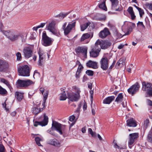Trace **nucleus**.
Wrapping results in <instances>:
<instances>
[{"label": "nucleus", "instance_id": "obj_1", "mask_svg": "<svg viewBox=\"0 0 152 152\" xmlns=\"http://www.w3.org/2000/svg\"><path fill=\"white\" fill-rule=\"evenodd\" d=\"M2 33L10 40L14 41L18 40L20 37H21V34L13 30L4 31L1 30Z\"/></svg>", "mask_w": 152, "mask_h": 152}, {"label": "nucleus", "instance_id": "obj_2", "mask_svg": "<svg viewBox=\"0 0 152 152\" xmlns=\"http://www.w3.org/2000/svg\"><path fill=\"white\" fill-rule=\"evenodd\" d=\"M19 75L23 76H28L30 75L29 67L27 65L20 66L18 68Z\"/></svg>", "mask_w": 152, "mask_h": 152}, {"label": "nucleus", "instance_id": "obj_3", "mask_svg": "<svg viewBox=\"0 0 152 152\" xmlns=\"http://www.w3.org/2000/svg\"><path fill=\"white\" fill-rule=\"evenodd\" d=\"M139 137V134L138 133H133L129 134L128 145L130 148H131L134 145V142L137 140Z\"/></svg>", "mask_w": 152, "mask_h": 152}, {"label": "nucleus", "instance_id": "obj_4", "mask_svg": "<svg viewBox=\"0 0 152 152\" xmlns=\"http://www.w3.org/2000/svg\"><path fill=\"white\" fill-rule=\"evenodd\" d=\"M109 60L106 56L103 57L100 61L101 68L103 70H107L109 67Z\"/></svg>", "mask_w": 152, "mask_h": 152}, {"label": "nucleus", "instance_id": "obj_5", "mask_svg": "<svg viewBox=\"0 0 152 152\" xmlns=\"http://www.w3.org/2000/svg\"><path fill=\"white\" fill-rule=\"evenodd\" d=\"M76 22H74L71 24H68L66 27L67 23L65 22L62 26V28L64 31V32L65 35H67L71 31L72 29L74 28L75 26Z\"/></svg>", "mask_w": 152, "mask_h": 152}, {"label": "nucleus", "instance_id": "obj_6", "mask_svg": "<svg viewBox=\"0 0 152 152\" xmlns=\"http://www.w3.org/2000/svg\"><path fill=\"white\" fill-rule=\"evenodd\" d=\"M42 44L45 46H50L52 44L53 40L48 37L45 32H43L42 35Z\"/></svg>", "mask_w": 152, "mask_h": 152}, {"label": "nucleus", "instance_id": "obj_7", "mask_svg": "<svg viewBox=\"0 0 152 152\" xmlns=\"http://www.w3.org/2000/svg\"><path fill=\"white\" fill-rule=\"evenodd\" d=\"M33 47L31 46L24 48L23 50L24 57L26 58H28L32 56L33 54Z\"/></svg>", "mask_w": 152, "mask_h": 152}, {"label": "nucleus", "instance_id": "obj_8", "mask_svg": "<svg viewBox=\"0 0 152 152\" xmlns=\"http://www.w3.org/2000/svg\"><path fill=\"white\" fill-rule=\"evenodd\" d=\"M96 44L99 47L102 49H106L109 47L111 45L112 43L108 40L100 41L98 39L96 42Z\"/></svg>", "mask_w": 152, "mask_h": 152}, {"label": "nucleus", "instance_id": "obj_9", "mask_svg": "<svg viewBox=\"0 0 152 152\" xmlns=\"http://www.w3.org/2000/svg\"><path fill=\"white\" fill-rule=\"evenodd\" d=\"M63 125L57 122L53 121L52 124V126L51 129L52 130H56L58 132L61 134H62V131L63 130Z\"/></svg>", "mask_w": 152, "mask_h": 152}, {"label": "nucleus", "instance_id": "obj_10", "mask_svg": "<svg viewBox=\"0 0 152 152\" xmlns=\"http://www.w3.org/2000/svg\"><path fill=\"white\" fill-rule=\"evenodd\" d=\"M100 51V48L95 43V46L90 52V56L93 58L97 57L99 56Z\"/></svg>", "mask_w": 152, "mask_h": 152}, {"label": "nucleus", "instance_id": "obj_11", "mask_svg": "<svg viewBox=\"0 0 152 152\" xmlns=\"http://www.w3.org/2000/svg\"><path fill=\"white\" fill-rule=\"evenodd\" d=\"M111 3V10L112 11H120L123 9L122 7L118 5V0H110Z\"/></svg>", "mask_w": 152, "mask_h": 152}, {"label": "nucleus", "instance_id": "obj_12", "mask_svg": "<svg viewBox=\"0 0 152 152\" xmlns=\"http://www.w3.org/2000/svg\"><path fill=\"white\" fill-rule=\"evenodd\" d=\"M67 98L72 102L77 101L80 98V94L73 92L67 93Z\"/></svg>", "mask_w": 152, "mask_h": 152}, {"label": "nucleus", "instance_id": "obj_13", "mask_svg": "<svg viewBox=\"0 0 152 152\" xmlns=\"http://www.w3.org/2000/svg\"><path fill=\"white\" fill-rule=\"evenodd\" d=\"M140 88L138 83L136 82L128 89V91L129 94L133 95L138 91Z\"/></svg>", "mask_w": 152, "mask_h": 152}, {"label": "nucleus", "instance_id": "obj_14", "mask_svg": "<svg viewBox=\"0 0 152 152\" xmlns=\"http://www.w3.org/2000/svg\"><path fill=\"white\" fill-rule=\"evenodd\" d=\"M48 118L46 115L45 114H44V119L42 121H35L34 123V126H37L38 125H39L42 126H44L46 125L48 122Z\"/></svg>", "mask_w": 152, "mask_h": 152}, {"label": "nucleus", "instance_id": "obj_15", "mask_svg": "<svg viewBox=\"0 0 152 152\" xmlns=\"http://www.w3.org/2000/svg\"><path fill=\"white\" fill-rule=\"evenodd\" d=\"M9 66V64L6 61L4 60L0 59V71H3L8 68Z\"/></svg>", "mask_w": 152, "mask_h": 152}, {"label": "nucleus", "instance_id": "obj_16", "mask_svg": "<svg viewBox=\"0 0 152 152\" xmlns=\"http://www.w3.org/2000/svg\"><path fill=\"white\" fill-rule=\"evenodd\" d=\"M127 126L133 127L137 126V122L133 118H131L126 121Z\"/></svg>", "mask_w": 152, "mask_h": 152}, {"label": "nucleus", "instance_id": "obj_17", "mask_svg": "<svg viewBox=\"0 0 152 152\" xmlns=\"http://www.w3.org/2000/svg\"><path fill=\"white\" fill-rule=\"evenodd\" d=\"M47 29L54 34L56 35L57 33L56 30L55 28V24L54 22H51L50 23L47 27Z\"/></svg>", "mask_w": 152, "mask_h": 152}, {"label": "nucleus", "instance_id": "obj_18", "mask_svg": "<svg viewBox=\"0 0 152 152\" xmlns=\"http://www.w3.org/2000/svg\"><path fill=\"white\" fill-rule=\"evenodd\" d=\"M110 34V32L108 29L107 28H105L103 30L100 32L99 33V36L100 38L103 39L105 38Z\"/></svg>", "mask_w": 152, "mask_h": 152}, {"label": "nucleus", "instance_id": "obj_19", "mask_svg": "<svg viewBox=\"0 0 152 152\" xmlns=\"http://www.w3.org/2000/svg\"><path fill=\"white\" fill-rule=\"evenodd\" d=\"M87 51V47H78L76 49V52L77 53H83L85 56L86 57Z\"/></svg>", "mask_w": 152, "mask_h": 152}, {"label": "nucleus", "instance_id": "obj_20", "mask_svg": "<svg viewBox=\"0 0 152 152\" xmlns=\"http://www.w3.org/2000/svg\"><path fill=\"white\" fill-rule=\"evenodd\" d=\"M86 65L89 67L92 68L93 69H96L98 68L97 63L96 61H89L86 63Z\"/></svg>", "mask_w": 152, "mask_h": 152}, {"label": "nucleus", "instance_id": "obj_21", "mask_svg": "<svg viewBox=\"0 0 152 152\" xmlns=\"http://www.w3.org/2000/svg\"><path fill=\"white\" fill-rule=\"evenodd\" d=\"M142 90L143 91H148L150 89L152 88V85L150 83H147L145 82H143L142 83Z\"/></svg>", "mask_w": 152, "mask_h": 152}, {"label": "nucleus", "instance_id": "obj_22", "mask_svg": "<svg viewBox=\"0 0 152 152\" xmlns=\"http://www.w3.org/2000/svg\"><path fill=\"white\" fill-rule=\"evenodd\" d=\"M39 58L38 61V65L39 66H41L42 65V63L45 60V58L46 57V55L44 53H39Z\"/></svg>", "mask_w": 152, "mask_h": 152}, {"label": "nucleus", "instance_id": "obj_23", "mask_svg": "<svg viewBox=\"0 0 152 152\" xmlns=\"http://www.w3.org/2000/svg\"><path fill=\"white\" fill-rule=\"evenodd\" d=\"M93 33L92 32L84 34L80 39V41L82 42L88 38L91 35V37L93 36Z\"/></svg>", "mask_w": 152, "mask_h": 152}, {"label": "nucleus", "instance_id": "obj_24", "mask_svg": "<svg viewBox=\"0 0 152 152\" xmlns=\"http://www.w3.org/2000/svg\"><path fill=\"white\" fill-rule=\"evenodd\" d=\"M23 93L16 91L15 93V97L19 101H21L23 97Z\"/></svg>", "mask_w": 152, "mask_h": 152}, {"label": "nucleus", "instance_id": "obj_25", "mask_svg": "<svg viewBox=\"0 0 152 152\" xmlns=\"http://www.w3.org/2000/svg\"><path fill=\"white\" fill-rule=\"evenodd\" d=\"M115 98V97L114 96H109L104 100L103 103L105 104H109L114 100Z\"/></svg>", "mask_w": 152, "mask_h": 152}, {"label": "nucleus", "instance_id": "obj_26", "mask_svg": "<svg viewBox=\"0 0 152 152\" xmlns=\"http://www.w3.org/2000/svg\"><path fill=\"white\" fill-rule=\"evenodd\" d=\"M127 11L131 15L132 19V20H134L136 18V16L135 15L134 12L133 10V8L131 7H129Z\"/></svg>", "mask_w": 152, "mask_h": 152}, {"label": "nucleus", "instance_id": "obj_27", "mask_svg": "<svg viewBox=\"0 0 152 152\" xmlns=\"http://www.w3.org/2000/svg\"><path fill=\"white\" fill-rule=\"evenodd\" d=\"M48 143L55 146H58L60 144L58 140L55 139L50 140L48 141Z\"/></svg>", "mask_w": 152, "mask_h": 152}, {"label": "nucleus", "instance_id": "obj_28", "mask_svg": "<svg viewBox=\"0 0 152 152\" xmlns=\"http://www.w3.org/2000/svg\"><path fill=\"white\" fill-rule=\"evenodd\" d=\"M106 0H103L102 2H101L99 5V7L101 9L104 10L105 11H107V9L106 5Z\"/></svg>", "mask_w": 152, "mask_h": 152}, {"label": "nucleus", "instance_id": "obj_29", "mask_svg": "<svg viewBox=\"0 0 152 152\" xmlns=\"http://www.w3.org/2000/svg\"><path fill=\"white\" fill-rule=\"evenodd\" d=\"M17 87L18 88L25 87L24 80H18L17 82Z\"/></svg>", "mask_w": 152, "mask_h": 152}, {"label": "nucleus", "instance_id": "obj_30", "mask_svg": "<svg viewBox=\"0 0 152 152\" xmlns=\"http://www.w3.org/2000/svg\"><path fill=\"white\" fill-rule=\"evenodd\" d=\"M90 24L91 23L88 22L86 23L81 25L80 28L81 31H83L85 30Z\"/></svg>", "mask_w": 152, "mask_h": 152}, {"label": "nucleus", "instance_id": "obj_31", "mask_svg": "<svg viewBox=\"0 0 152 152\" xmlns=\"http://www.w3.org/2000/svg\"><path fill=\"white\" fill-rule=\"evenodd\" d=\"M60 100H65L66 98H67L64 91H63V92L60 94Z\"/></svg>", "mask_w": 152, "mask_h": 152}, {"label": "nucleus", "instance_id": "obj_32", "mask_svg": "<svg viewBox=\"0 0 152 152\" xmlns=\"http://www.w3.org/2000/svg\"><path fill=\"white\" fill-rule=\"evenodd\" d=\"M0 81L1 82H2L5 84L10 89H11V88H12L11 86L9 83V82L7 80H6L5 79L2 78H1L0 79Z\"/></svg>", "mask_w": 152, "mask_h": 152}, {"label": "nucleus", "instance_id": "obj_33", "mask_svg": "<svg viewBox=\"0 0 152 152\" xmlns=\"http://www.w3.org/2000/svg\"><path fill=\"white\" fill-rule=\"evenodd\" d=\"M123 98V96L122 93L119 94L115 100V102H121Z\"/></svg>", "mask_w": 152, "mask_h": 152}, {"label": "nucleus", "instance_id": "obj_34", "mask_svg": "<svg viewBox=\"0 0 152 152\" xmlns=\"http://www.w3.org/2000/svg\"><path fill=\"white\" fill-rule=\"evenodd\" d=\"M41 110V109L40 108H38L36 107H34L32 109L33 113L35 115H37L42 111Z\"/></svg>", "mask_w": 152, "mask_h": 152}, {"label": "nucleus", "instance_id": "obj_35", "mask_svg": "<svg viewBox=\"0 0 152 152\" xmlns=\"http://www.w3.org/2000/svg\"><path fill=\"white\" fill-rule=\"evenodd\" d=\"M25 87L28 86L33 83L32 81L30 80H24Z\"/></svg>", "mask_w": 152, "mask_h": 152}, {"label": "nucleus", "instance_id": "obj_36", "mask_svg": "<svg viewBox=\"0 0 152 152\" xmlns=\"http://www.w3.org/2000/svg\"><path fill=\"white\" fill-rule=\"evenodd\" d=\"M35 141L37 144L39 146H41L42 145L40 143V141H42V140L39 137H37L35 138Z\"/></svg>", "mask_w": 152, "mask_h": 152}, {"label": "nucleus", "instance_id": "obj_37", "mask_svg": "<svg viewBox=\"0 0 152 152\" xmlns=\"http://www.w3.org/2000/svg\"><path fill=\"white\" fill-rule=\"evenodd\" d=\"M72 90L76 92L75 94H80V89L76 86H74L72 87Z\"/></svg>", "mask_w": 152, "mask_h": 152}, {"label": "nucleus", "instance_id": "obj_38", "mask_svg": "<svg viewBox=\"0 0 152 152\" xmlns=\"http://www.w3.org/2000/svg\"><path fill=\"white\" fill-rule=\"evenodd\" d=\"M7 93L6 90L3 88L1 86H0V94L4 95L6 94Z\"/></svg>", "mask_w": 152, "mask_h": 152}, {"label": "nucleus", "instance_id": "obj_39", "mask_svg": "<svg viewBox=\"0 0 152 152\" xmlns=\"http://www.w3.org/2000/svg\"><path fill=\"white\" fill-rule=\"evenodd\" d=\"M139 12V14L140 15V16L141 18H142L143 15L144 14V12L143 9H141L140 8H139L138 10Z\"/></svg>", "mask_w": 152, "mask_h": 152}, {"label": "nucleus", "instance_id": "obj_40", "mask_svg": "<svg viewBox=\"0 0 152 152\" xmlns=\"http://www.w3.org/2000/svg\"><path fill=\"white\" fill-rule=\"evenodd\" d=\"M86 73L89 76H92L94 75V72L92 70H88L86 71Z\"/></svg>", "mask_w": 152, "mask_h": 152}, {"label": "nucleus", "instance_id": "obj_41", "mask_svg": "<svg viewBox=\"0 0 152 152\" xmlns=\"http://www.w3.org/2000/svg\"><path fill=\"white\" fill-rule=\"evenodd\" d=\"M149 120L148 119H146L144 121L143 126H144L146 128H147L148 127L149 123Z\"/></svg>", "mask_w": 152, "mask_h": 152}, {"label": "nucleus", "instance_id": "obj_42", "mask_svg": "<svg viewBox=\"0 0 152 152\" xmlns=\"http://www.w3.org/2000/svg\"><path fill=\"white\" fill-rule=\"evenodd\" d=\"M125 58H122L120 59L119 60V62H120V64H121L122 65H124L125 62Z\"/></svg>", "mask_w": 152, "mask_h": 152}, {"label": "nucleus", "instance_id": "obj_43", "mask_svg": "<svg viewBox=\"0 0 152 152\" xmlns=\"http://www.w3.org/2000/svg\"><path fill=\"white\" fill-rule=\"evenodd\" d=\"M18 61H20L22 59L21 54L20 52H18L16 54Z\"/></svg>", "mask_w": 152, "mask_h": 152}, {"label": "nucleus", "instance_id": "obj_44", "mask_svg": "<svg viewBox=\"0 0 152 152\" xmlns=\"http://www.w3.org/2000/svg\"><path fill=\"white\" fill-rule=\"evenodd\" d=\"M48 91H46L43 95V100H46L48 98Z\"/></svg>", "mask_w": 152, "mask_h": 152}, {"label": "nucleus", "instance_id": "obj_45", "mask_svg": "<svg viewBox=\"0 0 152 152\" xmlns=\"http://www.w3.org/2000/svg\"><path fill=\"white\" fill-rule=\"evenodd\" d=\"M81 72L78 71H77L75 75V77L76 79H78L80 78Z\"/></svg>", "mask_w": 152, "mask_h": 152}, {"label": "nucleus", "instance_id": "obj_46", "mask_svg": "<svg viewBox=\"0 0 152 152\" xmlns=\"http://www.w3.org/2000/svg\"><path fill=\"white\" fill-rule=\"evenodd\" d=\"M5 149L4 145L0 144V152H5Z\"/></svg>", "mask_w": 152, "mask_h": 152}, {"label": "nucleus", "instance_id": "obj_47", "mask_svg": "<svg viewBox=\"0 0 152 152\" xmlns=\"http://www.w3.org/2000/svg\"><path fill=\"white\" fill-rule=\"evenodd\" d=\"M39 73L37 71H34V75H33V77L34 78H35V77H39Z\"/></svg>", "mask_w": 152, "mask_h": 152}, {"label": "nucleus", "instance_id": "obj_48", "mask_svg": "<svg viewBox=\"0 0 152 152\" xmlns=\"http://www.w3.org/2000/svg\"><path fill=\"white\" fill-rule=\"evenodd\" d=\"M75 118V116L74 115L70 116L69 117V120L70 121H73Z\"/></svg>", "mask_w": 152, "mask_h": 152}, {"label": "nucleus", "instance_id": "obj_49", "mask_svg": "<svg viewBox=\"0 0 152 152\" xmlns=\"http://www.w3.org/2000/svg\"><path fill=\"white\" fill-rule=\"evenodd\" d=\"M83 66L81 64L80 65H79V66L77 71L81 72L83 69Z\"/></svg>", "mask_w": 152, "mask_h": 152}, {"label": "nucleus", "instance_id": "obj_50", "mask_svg": "<svg viewBox=\"0 0 152 152\" xmlns=\"http://www.w3.org/2000/svg\"><path fill=\"white\" fill-rule=\"evenodd\" d=\"M67 15V13L63 14V13H60L58 16L59 17H61L64 18Z\"/></svg>", "mask_w": 152, "mask_h": 152}, {"label": "nucleus", "instance_id": "obj_51", "mask_svg": "<svg viewBox=\"0 0 152 152\" xmlns=\"http://www.w3.org/2000/svg\"><path fill=\"white\" fill-rule=\"evenodd\" d=\"M146 5L149 8V9L152 10V3L149 4L147 3L146 4Z\"/></svg>", "mask_w": 152, "mask_h": 152}, {"label": "nucleus", "instance_id": "obj_52", "mask_svg": "<svg viewBox=\"0 0 152 152\" xmlns=\"http://www.w3.org/2000/svg\"><path fill=\"white\" fill-rule=\"evenodd\" d=\"M139 25H140L142 26L143 28H145V26L144 25V24H143L142 22L139 21L138 22V23H137V25L138 26Z\"/></svg>", "mask_w": 152, "mask_h": 152}, {"label": "nucleus", "instance_id": "obj_53", "mask_svg": "<svg viewBox=\"0 0 152 152\" xmlns=\"http://www.w3.org/2000/svg\"><path fill=\"white\" fill-rule=\"evenodd\" d=\"M90 93L91 94V101L92 102L93 101V94H94V91L93 90H91L90 91Z\"/></svg>", "mask_w": 152, "mask_h": 152}, {"label": "nucleus", "instance_id": "obj_54", "mask_svg": "<svg viewBox=\"0 0 152 152\" xmlns=\"http://www.w3.org/2000/svg\"><path fill=\"white\" fill-rule=\"evenodd\" d=\"M147 102L148 105L152 106V101L149 99H147Z\"/></svg>", "mask_w": 152, "mask_h": 152}, {"label": "nucleus", "instance_id": "obj_55", "mask_svg": "<svg viewBox=\"0 0 152 152\" xmlns=\"http://www.w3.org/2000/svg\"><path fill=\"white\" fill-rule=\"evenodd\" d=\"M88 131L90 133V134L92 136H94V134L93 132L92 131V129L90 128L88 129Z\"/></svg>", "mask_w": 152, "mask_h": 152}, {"label": "nucleus", "instance_id": "obj_56", "mask_svg": "<svg viewBox=\"0 0 152 152\" xmlns=\"http://www.w3.org/2000/svg\"><path fill=\"white\" fill-rule=\"evenodd\" d=\"M48 132L50 134L56 136V134L53 131L51 130H48Z\"/></svg>", "mask_w": 152, "mask_h": 152}, {"label": "nucleus", "instance_id": "obj_57", "mask_svg": "<svg viewBox=\"0 0 152 152\" xmlns=\"http://www.w3.org/2000/svg\"><path fill=\"white\" fill-rule=\"evenodd\" d=\"M115 62H116L115 61H113L112 65L109 67V69H111L113 68V67L115 65Z\"/></svg>", "mask_w": 152, "mask_h": 152}, {"label": "nucleus", "instance_id": "obj_58", "mask_svg": "<svg viewBox=\"0 0 152 152\" xmlns=\"http://www.w3.org/2000/svg\"><path fill=\"white\" fill-rule=\"evenodd\" d=\"M106 18L105 16H103L102 18H100L98 20L100 21H104L106 19Z\"/></svg>", "mask_w": 152, "mask_h": 152}, {"label": "nucleus", "instance_id": "obj_59", "mask_svg": "<svg viewBox=\"0 0 152 152\" xmlns=\"http://www.w3.org/2000/svg\"><path fill=\"white\" fill-rule=\"evenodd\" d=\"M88 79L87 78V77L85 75H84L83 78V82H84L87 80H88Z\"/></svg>", "mask_w": 152, "mask_h": 152}, {"label": "nucleus", "instance_id": "obj_60", "mask_svg": "<svg viewBox=\"0 0 152 152\" xmlns=\"http://www.w3.org/2000/svg\"><path fill=\"white\" fill-rule=\"evenodd\" d=\"M16 114V112L15 111H14L11 113V115L12 117H15Z\"/></svg>", "mask_w": 152, "mask_h": 152}, {"label": "nucleus", "instance_id": "obj_61", "mask_svg": "<svg viewBox=\"0 0 152 152\" xmlns=\"http://www.w3.org/2000/svg\"><path fill=\"white\" fill-rule=\"evenodd\" d=\"M92 84L91 83H88V87L90 89H92Z\"/></svg>", "mask_w": 152, "mask_h": 152}, {"label": "nucleus", "instance_id": "obj_62", "mask_svg": "<svg viewBox=\"0 0 152 152\" xmlns=\"http://www.w3.org/2000/svg\"><path fill=\"white\" fill-rule=\"evenodd\" d=\"M45 23H41L40 25L38 26L39 28H42L45 25Z\"/></svg>", "mask_w": 152, "mask_h": 152}, {"label": "nucleus", "instance_id": "obj_63", "mask_svg": "<svg viewBox=\"0 0 152 152\" xmlns=\"http://www.w3.org/2000/svg\"><path fill=\"white\" fill-rule=\"evenodd\" d=\"M40 92H41L42 94H43V93L44 91H45V89L43 88H40Z\"/></svg>", "mask_w": 152, "mask_h": 152}, {"label": "nucleus", "instance_id": "obj_64", "mask_svg": "<svg viewBox=\"0 0 152 152\" xmlns=\"http://www.w3.org/2000/svg\"><path fill=\"white\" fill-rule=\"evenodd\" d=\"M124 46V45L121 44L118 46V48L119 49H121Z\"/></svg>", "mask_w": 152, "mask_h": 152}]
</instances>
